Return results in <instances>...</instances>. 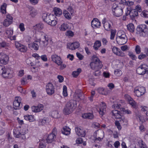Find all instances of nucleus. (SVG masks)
Returning a JSON list of instances; mask_svg holds the SVG:
<instances>
[{
  "mask_svg": "<svg viewBox=\"0 0 148 148\" xmlns=\"http://www.w3.org/2000/svg\"><path fill=\"white\" fill-rule=\"evenodd\" d=\"M77 101L73 100L68 102L65 106L64 111L66 114L71 113L77 107Z\"/></svg>",
  "mask_w": 148,
  "mask_h": 148,
  "instance_id": "nucleus-1",
  "label": "nucleus"
},
{
  "mask_svg": "<svg viewBox=\"0 0 148 148\" xmlns=\"http://www.w3.org/2000/svg\"><path fill=\"white\" fill-rule=\"evenodd\" d=\"M117 35V37L116 38V40L118 44L123 45L127 42V38L124 31L122 30L119 31Z\"/></svg>",
  "mask_w": 148,
  "mask_h": 148,
  "instance_id": "nucleus-2",
  "label": "nucleus"
},
{
  "mask_svg": "<svg viewBox=\"0 0 148 148\" xmlns=\"http://www.w3.org/2000/svg\"><path fill=\"white\" fill-rule=\"evenodd\" d=\"M42 18L45 22L51 26H55L57 23L56 20L55 19V16L53 14L47 15L44 13L43 14Z\"/></svg>",
  "mask_w": 148,
  "mask_h": 148,
  "instance_id": "nucleus-3",
  "label": "nucleus"
},
{
  "mask_svg": "<svg viewBox=\"0 0 148 148\" xmlns=\"http://www.w3.org/2000/svg\"><path fill=\"white\" fill-rule=\"evenodd\" d=\"M12 71L10 69H6L2 65H0V75L4 78H11L13 77Z\"/></svg>",
  "mask_w": 148,
  "mask_h": 148,
  "instance_id": "nucleus-4",
  "label": "nucleus"
},
{
  "mask_svg": "<svg viewBox=\"0 0 148 148\" xmlns=\"http://www.w3.org/2000/svg\"><path fill=\"white\" fill-rule=\"evenodd\" d=\"M137 31L141 36L145 37L148 34V29L145 24L139 25L137 27Z\"/></svg>",
  "mask_w": 148,
  "mask_h": 148,
  "instance_id": "nucleus-5",
  "label": "nucleus"
},
{
  "mask_svg": "<svg viewBox=\"0 0 148 148\" xmlns=\"http://www.w3.org/2000/svg\"><path fill=\"white\" fill-rule=\"evenodd\" d=\"M55 88L53 84L49 82L45 86V90L47 95L51 96L55 93Z\"/></svg>",
  "mask_w": 148,
  "mask_h": 148,
  "instance_id": "nucleus-6",
  "label": "nucleus"
},
{
  "mask_svg": "<svg viewBox=\"0 0 148 148\" xmlns=\"http://www.w3.org/2000/svg\"><path fill=\"white\" fill-rule=\"evenodd\" d=\"M147 66L145 64L140 65L136 70L137 73L140 75H144L146 73H148Z\"/></svg>",
  "mask_w": 148,
  "mask_h": 148,
  "instance_id": "nucleus-7",
  "label": "nucleus"
},
{
  "mask_svg": "<svg viewBox=\"0 0 148 148\" xmlns=\"http://www.w3.org/2000/svg\"><path fill=\"white\" fill-rule=\"evenodd\" d=\"M90 66L91 69L94 71L100 70L103 66V65L101 61L91 62L90 64Z\"/></svg>",
  "mask_w": 148,
  "mask_h": 148,
  "instance_id": "nucleus-8",
  "label": "nucleus"
},
{
  "mask_svg": "<svg viewBox=\"0 0 148 148\" xmlns=\"http://www.w3.org/2000/svg\"><path fill=\"white\" fill-rule=\"evenodd\" d=\"M41 38L45 39V40H41V38L39 40L38 43L40 44V46L41 47H46L48 44V38L47 35L45 33H43L41 34Z\"/></svg>",
  "mask_w": 148,
  "mask_h": 148,
  "instance_id": "nucleus-9",
  "label": "nucleus"
},
{
  "mask_svg": "<svg viewBox=\"0 0 148 148\" xmlns=\"http://www.w3.org/2000/svg\"><path fill=\"white\" fill-rule=\"evenodd\" d=\"M134 93L138 97L144 95L146 91L145 87L143 86L136 87L134 88Z\"/></svg>",
  "mask_w": 148,
  "mask_h": 148,
  "instance_id": "nucleus-10",
  "label": "nucleus"
},
{
  "mask_svg": "<svg viewBox=\"0 0 148 148\" xmlns=\"http://www.w3.org/2000/svg\"><path fill=\"white\" fill-rule=\"evenodd\" d=\"M21 98L19 97L15 98L13 103V108L15 109H19L22 107V104H21Z\"/></svg>",
  "mask_w": 148,
  "mask_h": 148,
  "instance_id": "nucleus-11",
  "label": "nucleus"
},
{
  "mask_svg": "<svg viewBox=\"0 0 148 148\" xmlns=\"http://www.w3.org/2000/svg\"><path fill=\"white\" fill-rule=\"evenodd\" d=\"M23 130H13V134L14 136L17 138H20L22 139H25L26 137L25 134V132H22Z\"/></svg>",
  "mask_w": 148,
  "mask_h": 148,
  "instance_id": "nucleus-12",
  "label": "nucleus"
},
{
  "mask_svg": "<svg viewBox=\"0 0 148 148\" xmlns=\"http://www.w3.org/2000/svg\"><path fill=\"white\" fill-rule=\"evenodd\" d=\"M13 33V30L11 28H8L5 30V34L8 38L11 40H16V36H12Z\"/></svg>",
  "mask_w": 148,
  "mask_h": 148,
  "instance_id": "nucleus-13",
  "label": "nucleus"
},
{
  "mask_svg": "<svg viewBox=\"0 0 148 148\" xmlns=\"http://www.w3.org/2000/svg\"><path fill=\"white\" fill-rule=\"evenodd\" d=\"M15 45L18 50L22 52H25L27 51V47L24 45H22L18 42H15Z\"/></svg>",
  "mask_w": 148,
  "mask_h": 148,
  "instance_id": "nucleus-14",
  "label": "nucleus"
},
{
  "mask_svg": "<svg viewBox=\"0 0 148 148\" xmlns=\"http://www.w3.org/2000/svg\"><path fill=\"white\" fill-rule=\"evenodd\" d=\"M9 57L6 54L3 53H0V63L6 64L9 61Z\"/></svg>",
  "mask_w": 148,
  "mask_h": 148,
  "instance_id": "nucleus-15",
  "label": "nucleus"
},
{
  "mask_svg": "<svg viewBox=\"0 0 148 148\" xmlns=\"http://www.w3.org/2000/svg\"><path fill=\"white\" fill-rule=\"evenodd\" d=\"M112 51L114 53L118 56L121 57L125 56V54L120 49L116 47H114L112 48Z\"/></svg>",
  "mask_w": 148,
  "mask_h": 148,
  "instance_id": "nucleus-16",
  "label": "nucleus"
},
{
  "mask_svg": "<svg viewBox=\"0 0 148 148\" xmlns=\"http://www.w3.org/2000/svg\"><path fill=\"white\" fill-rule=\"evenodd\" d=\"M51 58L53 61L58 65H60L62 63L60 58L56 54L52 55Z\"/></svg>",
  "mask_w": 148,
  "mask_h": 148,
  "instance_id": "nucleus-17",
  "label": "nucleus"
},
{
  "mask_svg": "<svg viewBox=\"0 0 148 148\" xmlns=\"http://www.w3.org/2000/svg\"><path fill=\"white\" fill-rule=\"evenodd\" d=\"M124 6H121L118 8L113 12L114 15L116 17H119L122 15L123 12V8Z\"/></svg>",
  "mask_w": 148,
  "mask_h": 148,
  "instance_id": "nucleus-18",
  "label": "nucleus"
},
{
  "mask_svg": "<svg viewBox=\"0 0 148 148\" xmlns=\"http://www.w3.org/2000/svg\"><path fill=\"white\" fill-rule=\"evenodd\" d=\"M110 114L112 115L113 118H115L117 119H119L122 116L120 112L116 110H112Z\"/></svg>",
  "mask_w": 148,
  "mask_h": 148,
  "instance_id": "nucleus-19",
  "label": "nucleus"
},
{
  "mask_svg": "<svg viewBox=\"0 0 148 148\" xmlns=\"http://www.w3.org/2000/svg\"><path fill=\"white\" fill-rule=\"evenodd\" d=\"M91 26L93 28L99 27L101 26V23L97 18H95L92 21Z\"/></svg>",
  "mask_w": 148,
  "mask_h": 148,
  "instance_id": "nucleus-20",
  "label": "nucleus"
},
{
  "mask_svg": "<svg viewBox=\"0 0 148 148\" xmlns=\"http://www.w3.org/2000/svg\"><path fill=\"white\" fill-rule=\"evenodd\" d=\"M43 106L42 104H38L37 106H32V110L35 112H40L42 110Z\"/></svg>",
  "mask_w": 148,
  "mask_h": 148,
  "instance_id": "nucleus-21",
  "label": "nucleus"
},
{
  "mask_svg": "<svg viewBox=\"0 0 148 148\" xmlns=\"http://www.w3.org/2000/svg\"><path fill=\"white\" fill-rule=\"evenodd\" d=\"M56 138V135L52 132L48 135L46 139L47 142L48 143H51L54 141Z\"/></svg>",
  "mask_w": 148,
  "mask_h": 148,
  "instance_id": "nucleus-22",
  "label": "nucleus"
},
{
  "mask_svg": "<svg viewBox=\"0 0 148 148\" xmlns=\"http://www.w3.org/2000/svg\"><path fill=\"white\" fill-rule=\"evenodd\" d=\"M106 106L105 103H101L100 105V107L99 111V114L102 116H103L106 112Z\"/></svg>",
  "mask_w": 148,
  "mask_h": 148,
  "instance_id": "nucleus-23",
  "label": "nucleus"
},
{
  "mask_svg": "<svg viewBox=\"0 0 148 148\" xmlns=\"http://www.w3.org/2000/svg\"><path fill=\"white\" fill-rule=\"evenodd\" d=\"M80 44L78 42H74L71 44H69V48L72 50H75V49L78 48Z\"/></svg>",
  "mask_w": 148,
  "mask_h": 148,
  "instance_id": "nucleus-24",
  "label": "nucleus"
},
{
  "mask_svg": "<svg viewBox=\"0 0 148 148\" xmlns=\"http://www.w3.org/2000/svg\"><path fill=\"white\" fill-rule=\"evenodd\" d=\"M38 41H36L32 43L28 44V46L29 48H33L34 50H38V49L39 46L37 42Z\"/></svg>",
  "mask_w": 148,
  "mask_h": 148,
  "instance_id": "nucleus-25",
  "label": "nucleus"
},
{
  "mask_svg": "<svg viewBox=\"0 0 148 148\" xmlns=\"http://www.w3.org/2000/svg\"><path fill=\"white\" fill-rule=\"evenodd\" d=\"M138 15V13L136 10L132 9L130 14V17L132 20H134L135 18Z\"/></svg>",
  "mask_w": 148,
  "mask_h": 148,
  "instance_id": "nucleus-26",
  "label": "nucleus"
},
{
  "mask_svg": "<svg viewBox=\"0 0 148 148\" xmlns=\"http://www.w3.org/2000/svg\"><path fill=\"white\" fill-rule=\"evenodd\" d=\"M93 114L90 113H84L82 115V117L85 119H91L93 118Z\"/></svg>",
  "mask_w": 148,
  "mask_h": 148,
  "instance_id": "nucleus-27",
  "label": "nucleus"
},
{
  "mask_svg": "<svg viewBox=\"0 0 148 148\" xmlns=\"http://www.w3.org/2000/svg\"><path fill=\"white\" fill-rule=\"evenodd\" d=\"M101 45V42L98 40H96L94 43L93 46V49L97 51L99 49V48Z\"/></svg>",
  "mask_w": 148,
  "mask_h": 148,
  "instance_id": "nucleus-28",
  "label": "nucleus"
},
{
  "mask_svg": "<svg viewBox=\"0 0 148 148\" xmlns=\"http://www.w3.org/2000/svg\"><path fill=\"white\" fill-rule=\"evenodd\" d=\"M77 134L79 136L84 137L86 135L85 130H75Z\"/></svg>",
  "mask_w": 148,
  "mask_h": 148,
  "instance_id": "nucleus-29",
  "label": "nucleus"
},
{
  "mask_svg": "<svg viewBox=\"0 0 148 148\" xmlns=\"http://www.w3.org/2000/svg\"><path fill=\"white\" fill-rule=\"evenodd\" d=\"M54 14L56 16H60L62 14V10L60 9L55 8L53 9Z\"/></svg>",
  "mask_w": 148,
  "mask_h": 148,
  "instance_id": "nucleus-30",
  "label": "nucleus"
},
{
  "mask_svg": "<svg viewBox=\"0 0 148 148\" xmlns=\"http://www.w3.org/2000/svg\"><path fill=\"white\" fill-rule=\"evenodd\" d=\"M120 118L118 119H119V122L122 125H126L128 121L126 119H125L124 116H121Z\"/></svg>",
  "mask_w": 148,
  "mask_h": 148,
  "instance_id": "nucleus-31",
  "label": "nucleus"
},
{
  "mask_svg": "<svg viewBox=\"0 0 148 148\" xmlns=\"http://www.w3.org/2000/svg\"><path fill=\"white\" fill-rule=\"evenodd\" d=\"M97 91L99 94L103 95H106L108 94V91L105 90L102 88H99L97 89Z\"/></svg>",
  "mask_w": 148,
  "mask_h": 148,
  "instance_id": "nucleus-32",
  "label": "nucleus"
},
{
  "mask_svg": "<svg viewBox=\"0 0 148 148\" xmlns=\"http://www.w3.org/2000/svg\"><path fill=\"white\" fill-rule=\"evenodd\" d=\"M24 119L27 121H29V122H31L34 121V118L33 116L31 115H26L24 116Z\"/></svg>",
  "mask_w": 148,
  "mask_h": 148,
  "instance_id": "nucleus-33",
  "label": "nucleus"
},
{
  "mask_svg": "<svg viewBox=\"0 0 148 148\" xmlns=\"http://www.w3.org/2000/svg\"><path fill=\"white\" fill-rule=\"evenodd\" d=\"M127 30L130 32H134V27L132 23H130L127 26Z\"/></svg>",
  "mask_w": 148,
  "mask_h": 148,
  "instance_id": "nucleus-34",
  "label": "nucleus"
},
{
  "mask_svg": "<svg viewBox=\"0 0 148 148\" xmlns=\"http://www.w3.org/2000/svg\"><path fill=\"white\" fill-rule=\"evenodd\" d=\"M48 122V120L46 118H44L43 119H40L39 122V125L40 126L45 125Z\"/></svg>",
  "mask_w": 148,
  "mask_h": 148,
  "instance_id": "nucleus-35",
  "label": "nucleus"
},
{
  "mask_svg": "<svg viewBox=\"0 0 148 148\" xmlns=\"http://www.w3.org/2000/svg\"><path fill=\"white\" fill-rule=\"evenodd\" d=\"M34 27L36 30H41L44 28V25L42 23H40L36 25Z\"/></svg>",
  "mask_w": 148,
  "mask_h": 148,
  "instance_id": "nucleus-36",
  "label": "nucleus"
},
{
  "mask_svg": "<svg viewBox=\"0 0 148 148\" xmlns=\"http://www.w3.org/2000/svg\"><path fill=\"white\" fill-rule=\"evenodd\" d=\"M6 3H4L1 6L0 10L1 12L3 14H5L6 13Z\"/></svg>",
  "mask_w": 148,
  "mask_h": 148,
  "instance_id": "nucleus-37",
  "label": "nucleus"
},
{
  "mask_svg": "<svg viewBox=\"0 0 148 148\" xmlns=\"http://www.w3.org/2000/svg\"><path fill=\"white\" fill-rule=\"evenodd\" d=\"M129 103L134 108H136L137 107L136 104L135 102L133 100V99L130 98L129 99Z\"/></svg>",
  "mask_w": 148,
  "mask_h": 148,
  "instance_id": "nucleus-38",
  "label": "nucleus"
},
{
  "mask_svg": "<svg viewBox=\"0 0 148 148\" xmlns=\"http://www.w3.org/2000/svg\"><path fill=\"white\" fill-rule=\"evenodd\" d=\"M68 29V25L65 23L62 24L60 27V30L62 31H65Z\"/></svg>",
  "mask_w": 148,
  "mask_h": 148,
  "instance_id": "nucleus-39",
  "label": "nucleus"
},
{
  "mask_svg": "<svg viewBox=\"0 0 148 148\" xmlns=\"http://www.w3.org/2000/svg\"><path fill=\"white\" fill-rule=\"evenodd\" d=\"M81 71V69H78L76 71H74L73 72L72 75L73 77H76L79 74Z\"/></svg>",
  "mask_w": 148,
  "mask_h": 148,
  "instance_id": "nucleus-40",
  "label": "nucleus"
},
{
  "mask_svg": "<svg viewBox=\"0 0 148 148\" xmlns=\"http://www.w3.org/2000/svg\"><path fill=\"white\" fill-rule=\"evenodd\" d=\"M63 14L64 16L66 18L69 20L71 18V16L70 13H69L66 10L64 11H63Z\"/></svg>",
  "mask_w": 148,
  "mask_h": 148,
  "instance_id": "nucleus-41",
  "label": "nucleus"
},
{
  "mask_svg": "<svg viewBox=\"0 0 148 148\" xmlns=\"http://www.w3.org/2000/svg\"><path fill=\"white\" fill-rule=\"evenodd\" d=\"M75 5L73 4H71L68 8V10L71 14L73 13Z\"/></svg>",
  "mask_w": 148,
  "mask_h": 148,
  "instance_id": "nucleus-42",
  "label": "nucleus"
},
{
  "mask_svg": "<svg viewBox=\"0 0 148 148\" xmlns=\"http://www.w3.org/2000/svg\"><path fill=\"white\" fill-rule=\"evenodd\" d=\"M103 27L105 30L107 31H110L111 28V26L110 24L109 23H106L103 25Z\"/></svg>",
  "mask_w": 148,
  "mask_h": 148,
  "instance_id": "nucleus-43",
  "label": "nucleus"
},
{
  "mask_svg": "<svg viewBox=\"0 0 148 148\" xmlns=\"http://www.w3.org/2000/svg\"><path fill=\"white\" fill-rule=\"evenodd\" d=\"M12 22L8 20V19H5L3 22V25L7 27L9 26L10 24L12 23Z\"/></svg>",
  "mask_w": 148,
  "mask_h": 148,
  "instance_id": "nucleus-44",
  "label": "nucleus"
},
{
  "mask_svg": "<svg viewBox=\"0 0 148 148\" xmlns=\"http://www.w3.org/2000/svg\"><path fill=\"white\" fill-rule=\"evenodd\" d=\"M7 137L8 139V140L9 142L10 143H12L14 142V138H13L12 137L11 133L8 132L7 135Z\"/></svg>",
  "mask_w": 148,
  "mask_h": 148,
  "instance_id": "nucleus-45",
  "label": "nucleus"
},
{
  "mask_svg": "<svg viewBox=\"0 0 148 148\" xmlns=\"http://www.w3.org/2000/svg\"><path fill=\"white\" fill-rule=\"evenodd\" d=\"M92 62H97L101 61L97 56L95 55H93L91 57Z\"/></svg>",
  "mask_w": 148,
  "mask_h": 148,
  "instance_id": "nucleus-46",
  "label": "nucleus"
},
{
  "mask_svg": "<svg viewBox=\"0 0 148 148\" xmlns=\"http://www.w3.org/2000/svg\"><path fill=\"white\" fill-rule=\"evenodd\" d=\"M46 145L43 141H42L39 143L38 148H46Z\"/></svg>",
  "mask_w": 148,
  "mask_h": 148,
  "instance_id": "nucleus-47",
  "label": "nucleus"
},
{
  "mask_svg": "<svg viewBox=\"0 0 148 148\" xmlns=\"http://www.w3.org/2000/svg\"><path fill=\"white\" fill-rule=\"evenodd\" d=\"M137 119L138 120H139L140 122L142 123H143L145 121V120L144 119V117L142 115H138L137 116Z\"/></svg>",
  "mask_w": 148,
  "mask_h": 148,
  "instance_id": "nucleus-48",
  "label": "nucleus"
},
{
  "mask_svg": "<svg viewBox=\"0 0 148 148\" xmlns=\"http://www.w3.org/2000/svg\"><path fill=\"white\" fill-rule=\"evenodd\" d=\"M121 112H123V113L127 114H130L132 113L129 110H126L124 108H121L120 109Z\"/></svg>",
  "mask_w": 148,
  "mask_h": 148,
  "instance_id": "nucleus-49",
  "label": "nucleus"
},
{
  "mask_svg": "<svg viewBox=\"0 0 148 148\" xmlns=\"http://www.w3.org/2000/svg\"><path fill=\"white\" fill-rule=\"evenodd\" d=\"M116 31L115 30L112 29L111 31V35L110 38L111 40H113L114 39Z\"/></svg>",
  "mask_w": 148,
  "mask_h": 148,
  "instance_id": "nucleus-50",
  "label": "nucleus"
},
{
  "mask_svg": "<svg viewBox=\"0 0 148 148\" xmlns=\"http://www.w3.org/2000/svg\"><path fill=\"white\" fill-rule=\"evenodd\" d=\"M128 55L133 60H136L137 59V57L132 52H129L128 53Z\"/></svg>",
  "mask_w": 148,
  "mask_h": 148,
  "instance_id": "nucleus-51",
  "label": "nucleus"
},
{
  "mask_svg": "<svg viewBox=\"0 0 148 148\" xmlns=\"http://www.w3.org/2000/svg\"><path fill=\"white\" fill-rule=\"evenodd\" d=\"M121 6H124V5L122 4H120L119 5H116V3H114L112 7V11L113 12L114 11H115V10H116V9H117L118 8L120 7Z\"/></svg>",
  "mask_w": 148,
  "mask_h": 148,
  "instance_id": "nucleus-52",
  "label": "nucleus"
},
{
  "mask_svg": "<svg viewBox=\"0 0 148 148\" xmlns=\"http://www.w3.org/2000/svg\"><path fill=\"white\" fill-rule=\"evenodd\" d=\"M141 15L142 16L145 18H148V11L144 10L141 13Z\"/></svg>",
  "mask_w": 148,
  "mask_h": 148,
  "instance_id": "nucleus-53",
  "label": "nucleus"
},
{
  "mask_svg": "<svg viewBox=\"0 0 148 148\" xmlns=\"http://www.w3.org/2000/svg\"><path fill=\"white\" fill-rule=\"evenodd\" d=\"M135 51L137 54H139L140 53L141 51V48L139 45H137L136 46Z\"/></svg>",
  "mask_w": 148,
  "mask_h": 148,
  "instance_id": "nucleus-54",
  "label": "nucleus"
},
{
  "mask_svg": "<svg viewBox=\"0 0 148 148\" xmlns=\"http://www.w3.org/2000/svg\"><path fill=\"white\" fill-rule=\"evenodd\" d=\"M63 94L64 96L66 97L67 96V87L66 86H64L63 87Z\"/></svg>",
  "mask_w": 148,
  "mask_h": 148,
  "instance_id": "nucleus-55",
  "label": "nucleus"
},
{
  "mask_svg": "<svg viewBox=\"0 0 148 148\" xmlns=\"http://www.w3.org/2000/svg\"><path fill=\"white\" fill-rule=\"evenodd\" d=\"M92 126L93 128L97 129L99 128H100L101 125L98 123H95L92 124Z\"/></svg>",
  "mask_w": 148,
  "mask_h": 148,
  "instance_id": "nucleus-56",
  "label": "nucleus"
},
{
  "mask_svg": "<svg viewBox=\"0 0 148 148\" xmlns=\"http://www.w3.org/2000/svg\"><path fill=\"white\" fill-rule=\"evenodd\" d=\"M114 73L117 76L121 75L122 74V71L119 69H116L114 71Z\"/></svg>",
  "mask_w": 148,
  "mask_h": 148,
  "instance_id": "nucleus-57",
  "label": "nucleus"
},
{
  "mask_svg": "<svg viewBox=\"0 0 148 148\" xmlns=\"http://www.w3.org/2000/svg\"><path fill=\"white\" fill-rule=\"evenodd\" d=\"M116 126L117 127L119 130H121V127L120 125V122H119V121H116L115 123Z\"/></svg>",
  "mask_w": 148,
  "mask_h": 148,
  "instance_id": "nucleus-58",
  "label": "nucleus"
},
{
  "mask_svg": "<svg viewBox=\"0 0 148 148\" xmlns=\"http://www.w3.org/2000/svg\"><path fill=\"white\" fill-rule=\"evenodd\" d=\"M37 14V12L35 10H32L30 12V15L32 17H34Z\"/></svg>",
  "mask_w": 148,
  "mask_h": 148,
  "instance_id": "nucleus-59",
  "label": "nucleus"
},
{
  "mask_svg": "<svg viewBox=\"0 0 148 148\" xmlns=\"http://www.w3.org/2000/svg\"><path fill=\"white\" fill-rule=\"evenodd\" d=\"M19 27L20 28V30L22 32H23L25 30L24 25L23 23H21L20 24Z\"/></svg>",
  "mask_w": 148,
  "mask_h": 148,
  "instance_id": "nucleus-60",
  "label": "nucleus"
},
{
  "mask_svg": "<svg viewBox=\"0 0 148 148\" xmlns=\"http://www.w3.org/2000/svg\"><path fill=\"white\" fill-rule=\"evenodd\" d=\"M95 72L93 73V75H94L96 76H98L100 75L101 72L100 70H95Z\"/></svg>",
  "mask_w": 148,
  "mask_h": 148,
  "instance_id": "nucleus-61",
  "label": "nucleus"
},
{
  "mask_svg": "<svg viewBox=\"0 0 148 148\" xmlns=\"http://www.w3.org/2000/svg\"><path fill=\"white\" fill-rule=\"evenodd\" d=\"M17 89L18 91L21 93L24 94L25 92V90L23 89V88L21 87H18L17 88Z\"/></svg>",
  "mask_w": 148,
  "mask_h": 148,
  "instance_id": "nucleus-62",
  "label": "nucleus"
},
{
  "mask_svg": "<svg viewBox=\"0 0 148 148\" xmlns=\"http://www.w3.org/2000/svg\"><path fill=\"white\" fill-rule=\"evenodd\" d=\"M62 133L66 135H69L70 133L71 130H62Z\"/></svg>",
  "mask_w": 148,
  "mask_h": 148,
  "instance_id": "nucleus-63",
  "label": "nucleus"
},
{
  "mask_svg": "<svg viewBox=\"0 0 148 148\" xmlns=\"http://www.w3.org/2000/svg\"><path fill=\"white\" fill-rule=\"evenodd\" d=\"M83 142V140L82 138H77L76 140V142L77 144H80L82 143Z\"/></svg>",
  "mask_w": 148,
  "mask_h": 148,
  "instance_id": "nucleus-64",
  "label": "nucleus"
}]
</instances>
